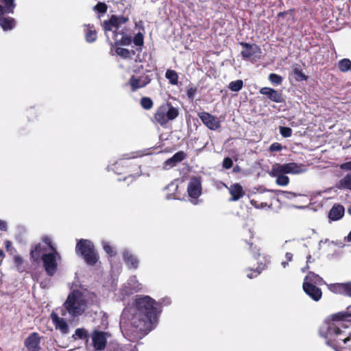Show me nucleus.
<instances>
[{"label":"nucleus","mask_w":351,"mask_h":351,"mask_svg":"<svg viewBox=\"0 0 351 351\" xmlns=\"http://www.w3.org/2000/svg\"><path fill=\"white\" fill-rule=\"evenodd\" d=\"M135 306L140 317V324L143 323L140 330L145 332H150L156 325L160 313L158 303L148 295H136Z\"/></svg>","instance_id":"obj_1"},{"label":"nucleus","mask_w":351,"mask_h":351,"mask_svg":"<svg viewBox=\"0 0 351 351\" xmlns=\"http://www.w3.org/2000/svg\"><path fill=\"white\" fill-rule=\"evenodd\" d=\"M323 336L326 340L327 345L335 351H338L351 341V335L348 336L335 323L329 322Z\"/></svg>","instance_id":"obj_2"},{"label":"nucleus","mask_w":351,"mask_h":351,"mask_svg":"<svg viewBox=\"0 0 351 351\" xmlns=\"http://www.w3.org/2000/svg\"><path fill=\"white\" fill-rule=\"evenodd\" d=\"M179 110L171 103L166 102L159 106L151 119L155 125L165 128L169 121L176 119L179 116Z\"/></svg>","instance_id":"obj_3"},{"label":"nucleus","mask_w":351,"mask_h":351,"mask_svg":"<svg viewBox=\"0 0 351 351\" xmlns=\"http://www.w3.org/2000/svg\"><path fill=\"white\" fill-rule=\"evenodd\" d=\"M75 252L83 257L86 263L90 266L95 265L99 259L93 243L88 239H81L77 241Z\"/></svg>","instance_id":"obj_4"},{"label":"nucleus","mask_w":351,"mask_h":351,"mask_svg":"<svg viewBox=\"0 0 351 351\" xmlns=\"http://www.w3.org/2000/svg\"><path fill=\"white\" fill-rule=\"evenodd\" d=\"M83 305L84 300L82 298L81 293L79 291H73L69 294L67 299L64 304L65 309L73 317L80 315L83 313Z\"/></svg>","instance_id":"obj_5"},{"label":"nucleus","mask_w":351,"mask_h":351,"mask_svg":"<svg viewBox=\"0 0 351 351\" xmlns=\"http://www.w3.org/2000/svg\"><path fill=\"white\" fill-rule=\"evenodd\" d=\"M60 256L57 250L48 254H43V267L49 276H53L58 270V260Z\"/></svg>","instance_id":"obj_6"},{"label":"nucleus","mask_w":351,"mask_h":351,"mask_svg":"<svg viewBox=\"0 0 351 351\" xmlns=\"http://www.w3.org/2000/svg\"><path fill=\"white\" fill-rule=\"evenodd\" d=\"M197 115L203 124L209 130L215 131L221 128V121L220 119L210 113L203 111L199 112Z\"/></svg>","instance_id":"obj_7"},{"label":"nucleus","mask_w":351,"mask_h":351,"mask_svg":"<svg viewBox=\"0 0 351 351\" xmlns=\"http://www.w3.org/2000/svg\"><path fill=\"white\" fill-rule=\"evenodd\" d=\"M202 179L199 176L192 177L187 186L189 196L193 199L198 198L202 194Z\"/></svg>","instance_id":"obj_8"},{"label":"nucleus","mask_w":351,"mask_h":351,"mask_svg":"<svg viewBox=\"0 0 351 351\" xmlns=\"http://www.w3.org/2000/svg\"><path fill=\"white\" fill-rule=\"evenodd\" d=\"M128 21V18L124 16H117L112 14L107 21L103 23V27L104 31H112L114 28L117 29L121 25L125 24Z\"/></svg>","instance_id":"obj_9"},{"label":"nucleus","mask_w":351,"mask_h":351,"mask_svg":"<svg viewBox=\"0 0 351 351\" xmlns=\"http://www.w3.org/2000/svg\"><path fill=\"white\" fill-rule=\"evenodd\" d=\"M328 289L335 294H340L351 298V281L343 283L327 285Z\"/></svg>","instance_id":"obj_10"},{"label":"nucleus","mask_w":351,"mask_h":351,"mask_svg":"<svg viewBox=\"0 0 351 351\" xmlns=\"http://www.w3.org/2000/svg\"><path fill=\"white\" fill-rule=\"evenodd\" d=\"M151 77L147 75H143L139 77L132 75L129 80L131 91L135 92L138 89L146 86L151 82Z\"/></svg>","instance_id":"obj_11"},{"label":"nucleus","mask_w":351,"mask_h":351,"mask_svg":"<svg viewBox=\"0 0 351 351\" xmlns=\"http://www.w3.org/2000/svg\"><path fill=\"white\" fill-rule=\"evenodd\" d=\"M255 250H257V253L254 254V258L257 261V267H256L254 272L255 276H258L261 272L266 268L267 265L269 263V258L264 254L261 252V248L258 246L254 247Z\"/></svg>","instance_id":"obj_12"},{"label":"nucleus","mask_w":351,"mask_h":351,"mask_svg":"<svg viewBox=\"0 0 351 351\" xmlns=\"http://www.w3.org/2000/svg\"><path fill=\"white\" fill-rule=\"evenodd\" d=\"M275 165L279 168L280 173L298 174L304 171V165L302 164L298 165L295 162H289L285 164L276 163Z\"/></svg>","instance_id":"obj_13"},{"label":"nucleus","mask_w":351,"mask_h":351,"mask_svg":"<svg viewBox=\"0 0 351 351\" xmlns=\"http://www.w3.org/2000/svg\"><path fill=\"white\" fill-rule=\"evenodd\" d=\"M259 93L275 103H282L285 101L281 91L270 87H263L259 90Z\"/></svg>","instance_id":"obj_14"},{"label":"nucleus","mask_w":351,"mask_h":351,"mask_svg":"<svg viewBox=\"0 0 351 351\" xmlns=\"http://www.w3.org/2000/svg\"><path fill=\"white\" fill-rule=\"evenodd\" d=\"M302 288L306 294L315 302L319 301L322 297L321 289L314 285H311V282L304 281Z\"/></svg>","instance_id":"obj_15"},{"label":"nucleus","mask_w":351,"mask_h":351,"mask_svg":"<svg viewBox=\"0 0 351 351\" xmlns=\"http://www.w3.org/2000/svg\"><path fill=\"white\" fill-rule=\"evenodd\" d=\"M240 45L243 47V49L241 52V55L243 59L250 58L258 53H261L260 47L256 44L241 42Z\"/></svg>","instance_id":"obj_16"},{"label":"nucleus","mask_w":351,"mask_h":351,"mask_svg":"<svg viewBox=\"0 0 351 351\" xmlns=\"http://www.w3.org/2000/svg\"><path fill=\"white\" fill-rule=\"evenodd\" d=\"M40 337L37 332H32L25 340V346L29 351H39Z\"/></svg>","instance_id":"obj_17"},{"label":"nucleus","mask_w":351,"mask_h":351,"mask_svg":"<svg viewBox=\"0 0 351 351\" xmlns=\"http://www.w3.org/2000/svg\"><path fill=\"white\" fill-rule=\"evenodd\" d=\"M93 345L95 350H103L107 343V339L104 332L95 331L92 335Z\"/></svg>","instance_id":"obj_18"},{"label":"nucleus","mask_w":351,"mask_h":351,"mask_svg":"<svg viewBox=\"0 0 351 351\" xmlns=\"http://www.w3.org/2000/svg\"><path fill=\"white\" fill-rule=\"evenodd\" d=\"M47 248L41 243H37L32 247L29 255L32 263H38L43 259V254H46Z\"/></svg>","instance_id":"obj_19"},{"label":"nucleus","mask_w":351,"mask_h":351,"mask_svg":"<svg viewBox=\"0 0 351 351\" xmlns=\"http://www.w3.org/2000/svg\"><path fill=\"white\" fill-rule=\"evenodd\" d=\"M187 154L184 151H179L173 156L164 162L163 167L166 169H169L176 167L179 162H181L186 158Z\"/></svg>","instance_id":"obj_20"},{"label":"nucleus","mask_w":351,"mask_h":351,"mask_svg":"<svg viewBox=\"0 0 351 351\" xmlns=\"http://www.w3.org/2000/svg\"><path fill=\"white\" fill-rule=\"evenodd\" d=\"M51 319L56 329L60 330L62 334L69 333V326L64 318L60 317L57 313L52 312Z\"/></svg>","instance_id":"obj_21"},{"label":"nucleus","mask_w":351,"mask_h":351,"mask_svg":"<svg viewBox=\"0 0 351 351\" xmlns=\"http://www.w3.org/2000/svg\"><path fill=\"white\" fill-rule=\"evenodd\" d=\"M279 168L275 165L272 166L270 175L276 178V182L279 186H287L289 183V178L285 173L278 172Z\"/></svg>","instance_id":"obj_22"},{"label":"nucleus","mask_w":351,"mask_h":351,"mask_svg":"<svg viewBox=\"0 0 351 351\" xmlns=\"http://www.w3.org/2000/svg\"><path fill=\"white\" fill-rule=\"evenodd\" d=\"M228 191L230 194L231 195V197L230 198L229 200L232 202L238 201L245 195V192L243 189V187L239 183H234L233 184H231L230 186L228 188Z\"/></svg>","instance_id":"obj_23"},{"label":"nucleus","mask_w":351,"mask_h":351,"mask_svg":"<svg viewBox=\"0 0 351 351\" xmlns=\"http://www.w3.org/2000/svg\"><path fill=\"white\" fill-rule=\"evenodd\" d=\"M123 258L129 269H136L138 267V260L131 254L130 251L125 250L123 252Z\"/></svg>","instance_id":"obj_24"},{"label":"nucleus","mask_w":351,"mask_h":351,"mask_svg":"<svg viewBox=\"0 0 351 351\" xmlns=\"http://www.w3.org/2000/svg\"><path fill=\"white\" fill-rule=\"evenodd\" d=\"M345 209L342 205L335 204L329 211L328 218L332 221L341 219L344 215Z\"/></svg>","instance_id":"obj_25"},{"label":"nucleus","mask_w":351,"mask_h":351,"mask_svg":"<svg viewBox=\"0 0 351 351\" xmlns=\"http://www.w3.org/2000/svg\"><path fill=\"white\" fill-rule=\"evenodd\" d=\"M304 281L311 282V285H322L326 284L322 277L313 271L308 272L307 275L304 278Z\"/></svg>","instance_id":"obj_26"},{"label":"nucleus","mask_w":351,"mask_h":351,"mask_svg":"<svg viewBox=\"0 0 351 351\" xmlns=\"http://www.w3.org/2000/svg\"><path fill=\"white\" fill-rule=\"evenodd\" d=\"M16 21L12 17H3L0 19V26L4 31H9L14 28Z\"/></svg>","instance_id":"obj_27"},{"label":"nucleus","mask_w":351,"mask_h":351,"mask_svg":"<svg viewBox=\"0 0 351 351\" xmlns=\"http://www.w3.org/2000/svg\"><path fill=\"white\" fill-rule=\"evenodd\" d=\"M330 319L326 321L327 326H328L329 322L335 323V322L337 321H343L348 319V311H342L338 312L337 313H334L330 315Z\"/></svg>","instance_id":"obj_28"},{"label":"nucleus","mask_w":351,"mask_h":351,"mask_svg":"<svg viewBox=\"0 0 351 351\" xmlns=\"http://www.w3.org/2000/svg\"><path fill=\"white\" fill-rule=\"evenodd\" d=\"M116 47V53L123 59H132V56L136 53L134 50L130 51L128 49L122 48L119 46Z\"/></svg>","instance_id":"obj_29"},{"label":"nucleus","mask_w":351,"mask_h":351,"mask_svg":"<svg viewBox=\"0 0 351 351\" xmlns=\"http://www.w3.org/2000/svg\"><path fill=\"white\" fill-rule=\"evenodd\" d=\"M97 32L93 25L90 24L86 25L85 38L88 43H93L97 40Z\"/></svg>","instance_id":"obj_30"},{"label":"nucleus","mask_w":351,"mask_h":351,"mask_svg":"<svg viewBox=\"0 0 351 351\" xmlns=\"http://www.w3.org/2000/svg\"><path fill=\"white\" fill-rule=\"evenodd\" d=\"M337 187L341 189L351 190V173L346 174L339 181Z\"/></svg>","instance_id":"obj_31"},{"label":"nucleus","mask_w":351,"mask_h":351,"mask_svg":"<svg viewBox=\"0 0 351 351\" xmlns=\"http://www.w3.org/2000/svg\"><path fill=\"white\" fill-rule=\"evenodd\" d=\"M122 37L121 39H116L114 40L115 46H122V45H130L132 42V38L130 35H128L124 32L121 33Z\"/></svg>","instance_id":"obj_32"},{"label":"nucleus","mask_w":351,"mask_h":351,"mask_svg":"<svg viewBox=\"0 0 351 351\" xmlns=\"http://www.w3.org/2000/svg\"><path fill=\"white\" fill-rule=\"evenodd\" d=\"M337 66L339 71L343 73L351 71V60L348 58L341 59L338 62Z\"/></svg>","instance_id":"obj_33"},{"label":"nucleus","mask_w":351,"mask_h":351,"mask_svg":"<svg viewBox=\"0 0 351 351\" xmlns=\"http://www.w3.org/2000/svg\"><path fill=\"white\" fill-rule=\"evenodd\" d=\"M165 77L169 80V82L171 84L178 85L179 77L176 71L168 69L166 71Z\"/></svg>","instance_id":"obj_34"},{"label":"nucleus","mask_w":351,"mask_h":351,"mask_svg":"<svg viewBox=\"0 0 351 351\" xmlns=\"http://www.w3.org/2000/svg\"><path fill=\"white\" fill-rule=\"evenodd\" d=\"M0 2L4 5L3 8L8 13L13 14L16 8L14 0H0Z\"/></svg>","instance_id":"obj_35"},{"label":"nucleus","mask_w":351,"mask_h":351,"mask_svg":"<svg viewBox=\"0 0 351 351\" xmlns=\"http://www.w3.org/2000/svg\"><path fill=\"white\" fill-rule=\"evenodd\" d=\"M243 82L241 80L232 81L229 84L228 88L234 92H238L242 89Z\"/></svg>","instance_id":"obj_36"},{"label":"nucleus","mask_w":351,"mask_h":351,"mask_svg":"<svg viewBox=\"0 0 351 351\" xmlns=\"http://www.w3.org/2000/svg\"><path fill=\"white\" fill-rule=\"evenodd\" d=\"M141 105L145 110H150L154 106V102L150 97H143L141 99Z\"/></svg>","instance_id":"obj_37"},{"label":"nucleus","mask_w":351,"mask_h":351,"mask_svg":"<svg viewBox=\"0 0 351 351\" xmlns=\"http://www.w3.org/2000/svg\"><path fill=\"white\" fill-rule=\"evenodd\" d=\"M268 79L270 82L275 86L281 84L283 81V78L280 75L274 73L269 75Z\"/></svg>","instance_id":"obj_38"},{"label":"nucleus","mask_w":351,"mask_h":351,"mask_svg":"<svg viewBox=\"0 0 351 351\" xmlns=\"http://www.w3.org/2000/svg\"><path fill=\"white\" fill-rule=\"evenodd\" d=\"M293 72L295 75V79L298 82L307 80L308 76H306L302 71V69L299 68H294Z\"/></svg>","instance_id":"obj_39"},{"label":"nucleus","mask_w":351,"mask_h":351,"mask_svg":"<svg viewBox=\"0 0 351 351\" xmlns=\"http://www.w3.org/2000/svg\"><path fill=\"white\" fill-rule=\"evenodd\" d=\"M103 249L109 257H114L117 255L116 252L109 243L104 241L102 243Z\"/></svg>","instance_id":"obj_40"},{"label":"nucleus","mask_w":351,"mask_h":351,"mask_svg":"<svg viewBox=\"0 0 351 351\" xmlns=\"http://www.w3.org/2000/svg\"><path fill=\"white\" fill-rule=\"evenodd\" d=\"M14 262L17 270L19 272H23L24 271L23 258L19 255H16L14 257Z\"/></svg>","instance_id":"obj_41"},{"label":"nucleus","mask_w":351,"mask_h":351,"mask_svg":"<svg viewBox=\"0 0 351 351\" xmlns=\"http://www.w3.org/2000/svg\"><path fill=\"white\" fill-rule=\"evenodd\" d=\"M75 336L80 339H87L88 337L86 330L84 328H77L75 330V334L73 335V337L76 339Z\"/></svg>","instance_id":"obj_42"},{"label":"nucleus","mask_w":351,"mask_h":351,"mask_svg":"<svg viewBox=\"0 0 351 351\" xmlns=\"http://www.w3.org/2000/svg\"><path fill=\"white\" fill-rule=\"evenodd\" d=\"M132 41L136 46H143L144 44V36L143 34L141 32L137 33L132 39Z\"/></svg>","instance_id":"obj_43"},{"label":"nucleus","mask_w":351,"mask_h":351,"mask_svg":"<svg viewBox=\"0 0 351 351\" xmlns=\"http://www.w3.org/2000/svg\"><path fill=\"white\" fill-rule=\"evenodd\" d=\"M94 10L101 14H105L108 10V6L104 2H99L94 7Z\"/></svg>","instance_id":"obj_44"},{"label":"nucleus","mask_w":351,"mask_h":351,"mask_svg":"<svg viewBox=\"0 0 351 351\" xmlns=\"http://www.w3.org/2000/svg\"><path fill=\"white\" fill-rule=\"evenodd\" d=\"M279 130L280 134L285 138L290 137L292 135V130L289 127L280 126Z\"/></svg>","instance_id":"obj_45"},{"label":"nucleus","mask_w":351,"mask_h":351,"mask_svg":"<svg viewBox=\"0 0 351 351\" xmlns=\"http://www.w3.org/2000/svg\"><path fill=\"white\" fill-rule=\"evenodd\" d=\"M197 89L196 87L189 86L186 90V95L189 99L193 101L195 98V95L197 93Z\"/></svg>","instance_id":"obj_46"},{"label":"nucleus","mask_w":351,"mask_h":351,"mask_svg":"<svg viewBox=\"0 0 351 351\" xmlns=\"http://www.w3.org/2000/svg\"><path fill=\"white\" fill-rule=\"evenodd\" d=\"M233 166V161L231 158L226 157L222 162V167L225 169H229Z\"/></svg>","instance_id":"obj_47"},{"label":"nucleus","mask_w":351,"mask_h":351,"mask_svg":"<svg viewBox=\"0 0 351 351\" xmlns=\"http://www.w3.org/2000/svg\"><path fill=\"white\" fill-rule=\"evenodd\" d=\"M43 242L46 244L49 250L51 252H54V250H56V247H54L53 242L51 241V239L49 237H44L42 239Z\"/></svg>","instance_id":"obj_48"},{"label":"nucleus","mask_w":351,"mask_h":351,"mask_svg":"<svg viewBox=\"0 0 351 351\" xmlns=\"http://www.w3.org/2000/svg\"><path fill=\"white\" fill-rule=\"evenodd\" d=\"M282 145L277 142L273 143L269 147L270 152H280L282 150Z\"/></svg>","instance_id":"obj_49"},{"label":"nucleus","mask_w":351,"mask_h":351,"mask_svg":"<svg viewBox=\"0 0 351 351\" xmlns=\"http://www.w3.org/2000/svg\"><path fill=\"white\" fill-rule=\"evenodd\" d=\"M5 247L7 252H8L10 254H12L13 252H16V250L14 247H12V243L10 241L6 240L5 241Z\"/></svg>","instance_id":"obj_50"},{"label":"nucleus","mask_w":351,"mask_h":351,"mask_svg":"<svg viewBox=\"0 0 351 351\" xmlns=\"http://www.w3.org/2000/svg\"><path fill=\"white\" fill-rule=\"evenodd\" d=\"M281 194L284 197L287 199H292L297 196V194L293 192L290 191H281Z\"/></svg>","instance_id":"obj_51"},{"label":"nucleus","mask_w":351,"mask_h":351,"mask_svg":"<svg viewBox=\"0 0 351 351\" xmlns=\"http://www.w3.org/2000/svg\"><path fill=\"white\" fill-rule=\"evenodd\" d=\"M245 243L249 245V250H250V251L251 252V253L252 254L253 256L254 255V254L257 253V250L254 249L255 246H258L257 245H256L252 241H246Z\"/></svg>","instance_id":"obj_52"},{"label":"nucleus","mask_w":351,"mask_h":351,"mask_svg":"<svg viewBox=\"0 0 351 351\" xmlns=\"http://www.w3.org/2000/svg\"><path fill=\"white\" fill-rule=\"evenodd\" d=\"M340 168L343 170L351 171V161L342 163Z\"/></svg>","instance_id":"obj_53"},{"label":"nucleus","mask_w":351,"mask_h":351,"mask_svg":"<svg viewBox=\"0 0 351 351\" xmlns=\"http://www.w3.org/2000/svg\"><path fill=\"white\" fill-rule=\"evenodd\" d=\"M254 270H255V269H251V268H250V269H249V271H250V273H248V274H247V277L248 278L252 279V278H255V277H256V276H255V272H254Z\"/></svg>","instance_id":"obj_54"},{"label":"nucleus","mask_w":351,"mask_h":351,"mask_svg":"<svg viewBox=\"0 0 351 351\" xmlns=\"http://www.w3.org/2000/svg\"><path fill=\"white\" fill-rule=\"evenodd\" d=\"M338 351H351V345L346 344Z\"/></svg>","instance_id":"obj_55"},{"label":"nucleus","mask_w":351,"mask_h":351,"mask_svg":"<svg viewBox=\"0 0 351 351\" xmlns=\"http://www.w3.org/2000/svg\"><path fill=\"white\" fill-rule=\"evenodd\" d=\"M285 258L287 261H289V262L291 261L293 259V254H291V252H287L285 254Z\"/></svg>","instance_id":"obj_56"},{"label":"nucleus","mask_w":351,"mask_h":351,"mask_svg":"<svg viewBox=\"0 0 351 351\" xmlns=\"http://www.w3.org/2000/svg\"><path fill=\"white\" fill-rule=\"evenodd\" d=\"M5 14H9L5 11V9L3 8V5L0 4V19H1V16Z\"/></svg>","instance_id":"obj_57"},{"label":"nucleus","mask_w":351,"mask_h":351,"mask_svg":"<svg viewBox=\"0 0 351 351\" xmlns=\"http://www.w3.org/2000/svg\"><path fill=\"white\" fill-rule=\"evenodd\" d=\"M0 230H6V223L1 220H0Z\"/></svg>","instance_id":"obj_58"},{"label":"nucleus","mask_w":351,"mask_h":351,"mask_svg":"<svg viewBox=\"0 0 351 351\" xmlns=\"http://www.w3.org/2000/svg\"><path fill=\"white\" fill-rule=\"evenodd\" d=\"M312 262V256L311 254H308L306 257V263L307 264H309L310 263Z\"/></svg>","instance_id":"obj_59"},{"label":"nucleus","mask_w":351,"mask_h":351,"mask_svg":"<svg viewBox=\"0 0 351 351\" xmlns=\"http://www.w3.org/2000/svg\"><path fill=\"white\" fill-rule=\"evenodd\" d=\"M288 263H289V261H282V262L281 263V265H282V266L284 268H285V267L288 265Z\"/></svg>","instance_id":"obj_60"},{"label":"nucleus","mask_w":351,"mask_h":351,"mask_svg":"<svg viewBox=\"0 0 351 351\" xmlns=\"http://www.w3.org/2000/svg\"><path fill=\"white\" fill-rule=\"evenodd\" d=\"M5 257V254L3 250L0 249V258L2 259Z\"/></svg>","instance_id":"obj_61"},{"label":"nucleus","mask_w":351,"mask_h":351,"mask_svg":"<svg viewBox=\"0 0 351 351\" xmlns=\"http://www.w3.org/2000/svg\"><path fill=\"white\" fill-rule=\"evenodd\" d=\"M250 203L252 206H254L256 207H257V204H256V201H255L254 199H251L250 200Z\"/></svg>","instance_id":"obj_62"},{"label":"nucleus","mask_w":351,"mask_h":351,"mask_svg":"<svg viewBox=\"0 0 351 351\" xmlns=\"http://www.w3.org/2000/svg\"><path fill=\"white\" fill-rule=\"evenodd\" d=\"M309 269L308 264H307V263H306V265L304 268H302V271L303 272H304L306 270H307V269Z\"/></svg>","instance_id":"obj_63"},{"label":"nucleus","mask_w":351,"mask_h":351,"mask_svg":"<svg viewBox=\"0 0 351 351\" xmlns=\"http://www.w3.org/2000/svg\"><path fill=\"white\" fill-rule=\"evenodd\" d=\"M347 241H351V231L350 232V233L348 234V235L347 237Z\"/></svg>","instance_id":"obj_64"}]
</instances>
